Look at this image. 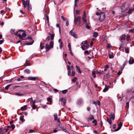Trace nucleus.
Returning <instances> with one entry per match:
<instances>
[{"mask_svg":"<svg viewBox=\"0 0 134 134\" xmlns=\"http://www.w3.org/2000/svg\"><path fill=\"white\" fill-rule=\"evenodd\" d=\"M18 32L19 33V34L17 36L19 37L20 39L22 40H25V39H23L26 36V34L25 31L21 30H18Z\"/></svg>","mask_w":134,"mask_h":134,"instance_id":"obj_1","label":"nucleus"},{"mask_svg":"<svg viewBox=\"0 0 134 134\" xmlns=\"http://www.w3.org/2000/svg\"><path fill=\"white\" fill-rule=\"evenodd\" d=\"M96 14L97 15L96 18H98L99 21H102L104 20L105 17L104 13L102 12H101L100 13H97Z\"/></svg>","mask_w":134,"mask_h":134,"instance_id":"obj_2","label":"nucleus"},{"mask_svg":"<svg viewBox=\"0 0 134 134\" xmlns=\"http://www.w3.org/2000/svg\"><path fill=\"white\" fill-rule=\"evenodd\" d=\"M129 7V4L128 2L124 4L121 7V11H125L128 9Z\"/></svg>","mask_w":134,"mask_h":134,"instance_id":"obj_3","label":"nucleus"},{"mask_svg":"<svg viewBox=\"0 0 134 134\" xmlns=\"http://www.w3.org/2000/svg\"><path fill=\"white\" fill-rule=\"evenodd\" d=\"M54 42L52 41L50 42L49 45L48 44H46L45 46V48L46 51H48L51 48L53 47Z\"/></svg>","mask_w":134,"mask_h":134,"instance_id":"obj_4","label":"nucleus"},{"mask_svg":"<svg viewBox=\"0 0 134 134\" xmlns=\"http://www.w3.org/2000/svg\"><path fill=\"white\" fill-rule=\"evenodd\" d=\"M24 5V8L25 9L26 6L28 5L29 3V0H27L26 1H25L24 0H21Z\"/></svg>","mask_w":134,"mask_h":134,"instance_id":"obj_5","label":"nucleus"},{"mask_svg":"<svg viewBox=\"0 0 134 134\" xmlns=\"http://www.w3.org/2000/svg\"><path fill=\"white\" fill-rule=\"evenodd\" d=\"M81 19V17L80 16H78L77 17L74 18V20L75 24H76L77 22H79V25H80L81 23L80 21Z\"/></svg>","mask_w":134,"mask_h":134,"instance_id":"obj_6","label":"nucleus"},{"mask_svg":"<svg viewBox=\"0 0 134 134\" xmlns=\"http://www.w3.org/2000/svg\"><path fill=\"white\" fill-rule=\"evenodd\" d=\"M86 15L85 12L84 11L83 12V14L82 16V20L83 23L85 24H86L87 22V19H86Z\"/></svg>","mask_w":134,"mask_h":134,"instance_id":"obj_7","label":"nucleus"},{"mask_svg":"<svg viewBox=\"0 0 134 134\" xmlns=\"http://www.w3.org/2000/svg\"><path fill=\"white\" fill-rule=\"evenodd\" d=\"M82 45V46H81L83 50H86L89 47V45L88 44H81Z\"/></svg>","mask_w":134,"mask_h":134,"instance_id":"obj_8","label":"nucleus"},{"mask_svg":"<svg viewBox=\"0 0 134 134\" xmlns=\"http://www.w3.org/2000/svg\"><path fill=\"white\" fill-rule=\"evenodd\" d=\"M69 33L71 34V35L74 37L77 38V36L76 33L75 32H73L72 30H71Z\"/></svg>","mask_w":134,"mask_h":134,"instance_id":"obj_9","label":"nucleus"},{"mask_svg":"<svg viewBox=\"0 0 134 134\" xmlns=\"http://www.w3.org/2000/svg\"><path fill=\"white\" fill-rule=\"evenodd\" d=\"M134 63V59L132 57H131L129 61V63L130 64H132Z\"/></svg>","mask_w":134,"mask_h":134,"instance_id":"obj_10","label":"nucleus"},{"mask_svg":"<svg viewBox=\"0 0 134 134\" xmlns=\"http://www.w3.org/2000/svg\"><path fill=\"white\" fill-rule=\"evenodd\" d=\"M27 78L29 80L33 81H35L36 80H38V79L37 77H28Z\"/></svg>","mask_w":134,"mask_h":134,"instance_id":"obj_11","label":"nucleus"},{"mask_svg":"<svg viewBox=\"0 0 134 134\" xmlns=\"http://www.w3.org/2000/svg\"><path fill=\"white\" fill-rule=\"evenodd\" d=\"M59 100L62 102L64 104V105H65V104L66 102V99L65 98H61L59 99Z\"/></svg>","mask_w":134,"mask_h":134,"instance_id":"obj_12","label":"nucleus"},{"mask_svg":"<svg viewBox=\"0 0 134 134\" xmlns=\"http://www.w3.org/2000/svg\"><path fill=\"white\" fill-rule=\"evenodd\" d=\"M24 65L26 66H29L30 65V63L27 60V59L26 60L24 64Z\"/></svg>","mask_w":134,"mask_h":134,"instance_id":"obj_13","label":"nucleus"},{"mask_svg":"<svg viewBox=\"0 0 134 134\" xmlns=\"http://www.w3.org/2000/svg\"><path fill=\"white\" fill-rule=\"evenodd\" d=\"M94 118L93 115H91L90 116V117L88 118V121H91L92 120H94Z\"/></svg>","mask_w":134,"mask_h":134,"instance_id":"obj_14","label":"nucleus"},{"mask_svg":"<svg viewBox=\"0 0 134 134\" xmlns=\"http://www.w3.org/2000/svg\"><path fill=\"white\" fill-rule=\"evenodd\" d=\"M110 119H112L113 120H114V119L115 116L114 114L111 113L110 115Z\"/></svg>","mask_w":134,"mask_h":134,"instance_id":"obj_15","label":"nucleus"},{"mask_svg":"<svg viewBox=\"0 0 134 134\" xmlns=\"http://www.w3.org/2000/svg\"><path fill=\"white\" fill-rule=\"evenodd\" d=\"M76 70L77 71V72L80 73H81V72L80 70V67L78 66L77 65H76Z\"/></svg>","mask_w":134,"mask_h":134,"instance_id":"obj_16","label":"nucleus"},{"mask_svg":"<svg viewBox=\"0 0 134 134\" xmlns=\"http://www.w3.org/2000/svg\"><path fill=\"white\" fill-rule=\"evenodd\" d=\"M27 106L25 105L24 107H22L21 108V109L22 111H24L26 110Z\"/></svg>","mask_w":134,"mask_h":134,"instance_id":"obj_17","label":"nucleus"},{"mask_svg":"<svg viewBox=\"0 0 134 134\" xmlns=\"http://www.w3.org/2000/svg\"><path fill=\"white\" fill-rule=\"evenodd\" d=\"M27 7V9L29 11H30L32 9V7L29 4L28 5L26 6V8Z\"/></svg>","mask_w":134,"mask_h":134,"instance_id":"obj_18","label":"nucleus"},{"mask_svg":"<svg viewBox=\"0 0 134 134\" xmlns=\"http://www.w3.org/2000/svg\"><path fill=\"white\" fill-rule=\"evenodd\" d=\"M98 33L96 32H94L93 33V36L95 37H96L98 35Z\"/></svg>","mask_w":134,"mask_h":134,"instance_id":"obj_19","label":"nucleus"},{"mask_svg":"<svg viewBox=\"0 0 134 134\" xmlns=\"http://www.w3.org/2000/svg\"><path fill=\"white\" fill-rule=\"evenodd\" d=\"M134 10V8H133V9L131 8L130 9L129 11L127 12V13L129 14L130 13H131Z\"/></svg>","mask_w":134,"mask_h":134,"instance_id":"obj_20","label":"nucleus"},{"mask_svg":"<svg viewBox=\"0 0 134 134\" xmlns=\"http://www.w3.org/2000/svg\"><path fill=\"white\" fill-rule=\"evenodd\" d=\"M54 119L56 121L58 119L57 114H54Z\"/></svg>","mask_w":134,"mask_h":134,"instance_id":"obj_21","label":"nucleus"},{"mask_svg":"<svg viewBox=\"0 0 134 134\" xmlns=\"http://www.w3.org/2000/svg\"><path fill=\"white\" fill-rule=\"evenodd\" d=\"M107 121L109 123V124H111L112 123V121L111 119H110V118H108Z\"/></svg>","mask_w":134,"mask_h":134,"instance_id":"obj_22","label":"nucleus"},{"mask_svg":"<svg viewBox=\"0 0 134 134\" xmlns=\"http://www.w3.org/2000/svg\"><path fill=\"white\" fill-rule=\"evenodd\" d=\"M24 71L27 74H29L30 73V70L26 69L24 70Z\"/></svg>","mask_w":134,"mask_h":134,"instance_id":"obj_23","label":"nucleus"},{"mask_svg":"<svg viewBox=\"0 0 134 134\" xmlns=\"http://www.w3.org/2000/svg\"><path fill=\"white\" fill-rule=\"evenodd\" d=\"M20 120L22 122H24L25 121V120L24 119V116H21L20 118Z\"/></svg>","mask_w":134,"mask_h":134,"instance_id":"obj_24","label":"nucleus"},{"mask_svg":"<svg viewBox=\"0 0 134 134\" xmlns=\"http://www.w3.org/2000/svg\"><path fill=\"white\" fill-rule=\"evenodd\" d=\"M62 127H61L59 125H57V127L55 128L56 129L58 130V131H59L60 130V129H62Z\"/></svg>","mask_w":134,"mask_h":134,"instance_id":"obj_25","label":"nucleus"},{"mask_svg":"<svg viewBox=\"0 0 134 134\" xmlns=\"http://www.w3.org/2000/svg\"><path fill=\"white\" fill-rule=\"evenodd\" d=\"M43 46H44V44L43 43H40V48H41V49H42L44 47Z\"/></svg>","mask_w":134,"mask_h":134,"instance_id":"obj_26","label":"nucleus"},{"mask_svg":"<svg viewBox=\"0 0 134 134\" xmlns=\"http://www.w3.org/2000/svg\"><path fill=\"white\" fill-rule=\"evenodd\" d=\"M92 123H94V125L95 126H96L97 125V121L96 120L94 119V120L92 121Z\"/></svg>","mask_w":134,"mask_h":134,"instance_id":"obj_27","label":"nucleus"},{"mask_svg":"<svg viewBox=\"0 0 134 134\" xmlns=\"http://www.w3.org/2000/svg\"><path fill=\"white\" fill-rule=\"evenodd\" d=\"M125 35H123L121 37V40H125Z\"/></svg>","mask_w":134,"mask_h":134,"instance_id":"obj_28","label":"nucleus"},{"mask_svg":"<svg viewBox=\"0 0 134 134\" xmlns=\"http://www.w3.org/2000/svg\"><path fill=\"white\" fill-rule=\"evenodd\" d=\"M34 40H33L32 42H30V43H26L25 45H31L33 44L34 42Z\"/></svg>","mask_w":134,"mask_h":134,"instance_id":"obj_29","label":"nucleus"},{"mask_svg":"<svg viewBox=\"0 0 134 134\" xmlns=\"http://www.w3.org/2000/svg\"><path fill=\"white\" fill-rule=\"evenodd\" d=\"M14 31H15V30H13V29H11L10 30V33L12 35H14L15 34Z\"/></svg>","mask_w":134,"mask_h":134,"instance_id":"obj_30","label":"nucleus"},{"mask_svg":"<svg viewBox=\"0 0 134 134\" xmlns=\"http://www.w3.org/2000/svg\"><path fill=\"white\" fill-rule=\"evenodd\" d=\"M47 100L51 103L50 104H52V98H51L50 97L48 98H47Z\"/></svg>","mask_w":134,"mask_h":134,"instance_id":"obj_31","label":"nucleus"},{"mask_svg":"<svg viewBox=\"0 0 134 134\" xmlns=\"http://www.w3.org/2000/svg\"><path fill=\"white\" fill-rule=\"evenodd\" d=\"M125 52L127 53H129V49L128 48H126L125 49Z\"/></svg>","mask_w":134,"mask_h":134,"instance_id":"obj_32","label":"nucleus"},{"mask_svg":"<svg viewBox=\"0 0 134 134\" xmlns=\"http://www.w3.org/2000/svg\"><path fill=\"white\" fill-rule=\"evenodd\" d=\"M11 85V84H9L7 85L5 87V89L6 90H7L8 89V88H9V87Z\"/></svg>","mask_w":134,"mask_h":134,"instance_id":"obj_33","label":"nucleus"},{"mask_svg":"<svg viewBox=\"0 0 134 134\" xmlns=\"http://www.w3.org/2000/svg\"><path fill=\"white\" fill-rule=\"evenodd\" d=\"M62 91L63 94H65L67 93V92H68V91L67 90H65Z\"/></svg>","mask_w":134,"mask_h":134,"instance_id":"obj_34","label":"nucleus"},{"mask_svg":"<svg viewBox=\"0 0 134 134\" xmlns=\"http://www.w3.org/2000/svg\"><path fill=\"white\" fill-rule=\"evenodd\" d=\"M54 34H52L51 35V40H53L54 39Z\"/></svg>","mask_w":134,"mask_h":134,"instance_id":"obj_35","label":"nucleus"},{"mask_svg":"<svg viewBox=\"0 0 134 134\" xmlns=\"http://www.w3.org/2000/svg\"><path fill=\"white\" fill-rule=\"evenodd\" d=\"M108 90V88L107 87H106L103 90L104 92H105Z\"/></svg>","mask_w":134,"mask_h":134,"instance_id":"obj_36","label":"nucleus"},{"mask_svg":"<svg viewBox=\"0 0 134 134\" xmlns=\"http://www.w3.org/2000/svg\"><path fill=\"white\" fill-rule=\"evenodd\" d=\"M126 40L127 41H129L130 40V36L129 35H127L126 37Z\"/></svg>","mask_w":134,"mask_h":134,"instance_id":"obj_37","label":"nucleus"},{"mask_svg":"<svg viewBox=\"0 0 134 134\" xmlns=\"http://www.w3.org/2000/svg\"><path fill=\"white\" fill-rule=\"evenodd\" d=\"M126 107L127 108H129V103L128 102H126Z\"/></svg>","mask_w":134,"mask_h":134,"instance_id":"obj_38","label":"nucleus"},{"mask_svg":"<svg viewBox=\"0 0 134 134\" xmlns=\"http://www.w3.org/2000/svg\"><path fill=\"white\" fill-rule=\"evenodd\" d=\"M45 15L46 16V17L47 18V23H49V18L48 16L47 15V14H45Z\"/></svg>","mask_w":134,"mask_h":134,"instance_id":"obj_39","label":"nucleus"},{"mask_svg":"<svg viewBox=\"0 0 134 134\" xmlns=\"http://www.w3.org/2000/svg\"><path fill=\"white\" fill-rule=\"evenodd\" d=\"M92 76L94 77V78H95L96 77V76L95 71H93L92 72Z\"/></svg>","mask_w":134,"mask_h":134,"instance_id":"obj_40","label":"nucleus"},{"mask_svg":"<svg viewBox=\"0 0 134 134\" xmlns=\"http://www.w3.org/2000/svg\"><path fill=\"white\" fill-rule=\"evenodd\" d=\"M109 58H110L112 59L114 58V56L113 54H109Z\"/></svg>","mask_w":134,"mask_h":134,"instance_id":"obj_41","label":"nucleus"},{"mask_svg":"<svg viewBox=\"0 0 134 134\" xmlns=\"http://www.w3.org/2000/svg\"><path fill=\"white\" fill-rule=\"evenodd\" d=\"M122 124L121 122H120L118 124V127H121L122 126Z\"/></svg>","mask_w":134,"mask_h":134,"instance_id":"obj_42","label":"nucleus"},{"mask_svg":"<svg viewBox=\"0 0 134 134\" xmlns=\"http://www.w3.org/2000/svg\"><path fill=\"white\" fill-rule=\"evenodd\" d=\"M86 27L87 29H90V27L89 25H87V24L86 23Z\"/></svg>","mask_w":134,"mask_h":134,"instance_id":"obj_43","label":"nucleus"},{"mask_svg":"<svg viewBox=\"0 0 134 134\" xmlns=\"http://www.w3.org/2000/svg\"><path fill=\"white\" fill-rule=\"evenodd\" d=\"M82 100H78L77 101V103L78 104H80V103H82Z\"/></svg>","mask_w":134,"mask_h":134,"instance_id":"obj_44","label":"nucleus"},{"mask_svg":"<svg viewBox=\"0 0 134 134\" xmlns=\"http://www.w3.org/2000/svg\"><path fill=\"white\" fill-rule=\"evenodd\" d=\"M50 39V36H48L46 39V41H48Z\"/></svg>","mask_w":134,"mask_h":134,"instance_id":"obj_45","label":"nucleus"},{"mask_svg":"<svg viewBox=\"0 0 134 134\" xmlns=\"http://www.w3.org/2000/svg\"><path fill=\"white\" fill-rule=\"evenodd\" d=\"M71 76H74L75 75V72L74 71H72Z\"/></svg>","mask_w":134,"mask_h":134,"instance_id":"obj_46","label":"nucleus"},{"mask_svg":"<svg viewBox=\"0 0 134 134\" xmlns=\"http://www.w3.org/2000/svg\"><path fill=\"white\" fill-rule=\"evenodd\" d=\"M87 42L86 41H83L81 43V44H87Z\"/></svg>","mask_w":134,"mask_h":134,"instance_id":"obj_47","label":"nucleus"},{"mask_svg":"<svg viewBox=\"0 0 134 134\" xmlns=\"http://www.w3.org/2000/svg\"><path fill=\"white\" fill-rule=\"evenodd\" d=\"M76 85L77 87V88H80V85H79V83L78 82H76Z\"/></svg>","mask_w":134,"mask_h":134,"instance_id":"obj_48","label":"nucleus"},{"mask_svg":"<svg viewBox=\"0 0 134 134\" xmlns=\"http://www.w3.org/2000/svg\"><path fill=\"white\" fill-rule=\"evenodd\" d=\"M78 0H75V4H74V6L75 7H76L77 6V2L78 1Z\"/></svg>","mask_w":134,"mask_h":134,"instance_id":"obj_49","label":"nucleus"},{"mask_svg":"<svg viewBox=\"0 0 134 134\" xmlns=\"http://www.w3.org/2000/svg\"><path fill=\"white\" fill-rule=\"evenodd\" d=\"M77 78L76 77H75L72 80V81L73 82H74L76 81Z\"/></svg>","mask_w":134,"mask_h":134,"instance_id":"obj_50","label":"nucleus"},{"mask_svg":"<svg viewBox=\"0 0 134 134\" xmlns=\"http://www.w3.org/2000/svg\"><path fill=\"white\" fill-rule=\"evenodd\" d=\"M16 95L19 96H21L23 95V94L21 93H16Z\"/></svg>","mask_w":134,"mask_h":134,"instance_id":"obj_51","label":"nucleus"},{"mask_svg":"<svg viewBox=\"0 0 134 134\" xmlns=\"http://www.w3.org/2000/svg\"><path fill=\"white\" fill-rule=\"evenodd\" d=\"M11 127H12V130H13L15 127V126L14 125H11Z\"/></svg>","mask_w":134,"mask_h":134,"instance_id":"obj_52","label":"nucleus"},{"mask_svg":"<svg viewBox=\"0 0 134 134\" xmlns=\"http://www.w3.org/2000/svg\"><path fill=\"white\" fill-rule=\"evenodd\" d=\"M121 127H118L116 130H115V131H117L119 130L120 129Z\"/></svg>","mask_w":134,"mask_h":134,"instance_id":"obj_53","label":"nucleus"},{"mask_svg":"<svg viewBox=\"0 0 134 134\" xmlns=\"http://www.w3.org/2000/svg\"><path fill=\"white\" fill-rule=\"evenodd\" d=\"M62 130H63V131L65 132H67L68 130H67L65 129H63V128L62 127V128L61 129Z\"/></svg>","mask_w":134,"mask_h":134,"instance_id":"obj_54","label":"nucleus"},{"mask_svg":"<svg viewBox=\"0 0 134 134\" xmlns=\"http://www.w3.org/2000/svg\"><path fill=\"white\" fill-rule=\"evenodd\" d=\"M85 53L88 54H89L90 53L88 51L86 50L85 52Z\"/></svg>","mask_w":134,"mask_h":134,"instance_id":"obj_55","label":"nucleus"},{"mask_svg":"<svg viewBox=\"0 0 134 134\" xmlns=\"http://www.w3.org/2000/svg\"><path fill=\"white\" fill-rule=\"evenodd\" d=\"M35 131L34 130H29V132L30 133H32L34 132Z\"/></svg>","mask_w":134,"mask_h":134,"instance_id":"obj_56","label":"nucleus"},{"mask_svg":"<svg viewBox=\"0 0 134 134\" xmlns=\"http://www.w3.org/2000/svg\"><path fill=\"white\" fill-rule=\"evenodd\" d=\"M130 31L131 32H134V29H132L130 30Z\"/></svg>","mask_w":134,"mask_h":134,"instance_id":"obj_57","label":"nucleus"},{"mask_svg":"<svg viewBox=\"0 0 134 134\" xmlns=\"http://www.w3.org/2000/svg\"><path fill=\"white\" fill-rule=\"evenodd\" d=\"M96 104H98L99 105H100V101H97L96 102Z\"/></svg>","mask_w":134,"mask_h":134,"instance_id":"obj_58","label":"nucleus"},{"mask_svg":"<svg viewBox=\"0 0 134 134\" xmlns=\"http://www.w3.org/2000/svg\"><path fill=\"white\" fill-rule=\"evenodd\" d=\"M25 39H30L31 40L32 39V38L31 37H30V36H29L28 37L26 38Z\"/></svg>","mask_w":134,"mask_h":134,"instance_id":"obj_59","label":"nucleus"},{"mask_svg":"<svg viewBox=\"0 0 134 134\" xmlns=\"http://www.w3.org/2000/svg\"><path fill=\"white\" fill-rule=\"evenodd\" d=\"M36 107L35 104H33L32 106V108L33 109H34L36 108Z\"/></svg>","mask_w":134,"mask_h":134,"instance_id":"obj_60","label":"nucleus"},{"mask_svg":"<svg viewBox=\"0 0 134 134\" xmlns=\"http://www.w3.org/2000/svg\"><path fill=\"white\" fill-rule=\"evenodd\" d=\"M68 76L71 75V71L70 70L68 71Z\"/></svg>","mask_w":134,"mask_h":134,"instance_id":"obj_61","label":"nucleus"},{"mask_svg":"<svg viewBox=\"0 0 134 134\" xmlns=\"http://www.w3.org/2000/svg\"><path fill=\"white\" fill-rule=\"evenodd\" d=\"M47 106L46 105H42V107L43 108H44L47 107Z\"/></svg>","mask_w":134,"mask_h":134,"instance_id":"obj_62","label":"nucleus"},{"mask_svg":"<svg viewBox=\"0 0 134 134\" xmlns=\"http://www.w3.org/2000/svg\"><path fill=\"white\" fill-rule=\"evenodd\" d=\"M61 18L63 19V21H65V19L64 16H62Z\"/></svg>","mask_w":134,"mask_h":134,"instance_id":"obj_63","label":"nucleus"},{"mask_svg":"<svg viewBox=\"0 0 134 134\" xmlns=\"http://www.w3.org/2000/svg\"><path fill=\"white\" fill-rule=\"evenodd\" d=\"M76 12L77 14H79L80 11L79 10H77L76 11Z\"/></svg>","mask_w":134,"mask_h":134,"instance_id":"obj_64","label":"nucleus"}]
</instances>
